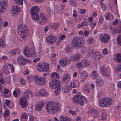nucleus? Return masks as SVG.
<instances>
[{"mask_svg":"<svg viewBox=\"0 0 121 121\" xmlns=\"http://www.w3.org/2000/svg\"><path fill=\"white\" fill-rule=\"evenodd\" d=\"M17 30L20 36V40L22 41L25 39L28 33V31L26 25L23 23L20 24L17 27Z\"/></svg>","mask_w":121,"mask_h":121,"instance_id":"1","label":"nucleus"},{"mask_svg":"<svg viewBox=\"0 0 121 121\" xmlns=\"http://www.w3.org/2000/svg\"><path fill=\"white\" fill-rule=\"evenodd\" d=\"M59 106L56 103L48 101L45 106L47 112L48 114L55 113L58 110Z\"/></svg>","mask_w":121,"mask_h":121,"instance_id":"2","label":"nucleus"},{"mask_svg":"<svg viewBox=\"0 0 121 121\" xmlns=\"http://www.w3.org/2000/svg\"><path fill=\"white\" fill-rule=\"evenodd\" d=\"M99 106L103 108H105L111 105L112 103V100L111 99L108 97L101 98L99 101Z\"/></svg>","mask_w":121,"mask_h":121,"instance_id":"3","label":"nucleus"},{"mask_svg":"<svg viewBox=\"0 0 121 121\" xmlns=\"http://www.w3.org/2000/svg\"><path fill=\"white\" fill-rule=\"evenodd\" d=\"M39 10L36 6H34L31 10V13L32 18L35 21H38L41 18L40 15H39Z\"/></svg>","mask_w":121,"mask_h":121,"instance_id":"4","label":"nucleus"},{"mask_svg":"<svg viewBox=\"0 0 121 121\" xmlns=\"http://www.w3.org/2000/svg\"><path fill=\"white\" fill-rule=\"evenodd\" d=\"M49 86L51 88H55L56 90L59 91L63 89L62 86L60 82L57 80H53L49 83Z\"/></svg>","mask_w":121,"mask_h":121,"instance_id":"5","label":"nucleus"},{"mask_svg":"<svg viewBox=\"0 0 121 121\" xmlns=\"http://www.w3.org/2000/svg\"><path fill=\"white\" fill-rule=\"evenodd\" d=\"M38 67H37L38 70L41 72H47L49 69V65L47 63L45 64L39 63L38 64Z\"/></svg>","mask_w":121,"mask_h":121,"instance_id":"6","label":"nucleus"},{"mask_svg":"<svg viewBox=\"0 0 121 121\" xmlns=\"http://www.w3.org/2000/svg\"><path fill=\"white\" fill-rule=\"evenodd\" d=\"M73 99L74 103L82 105L84 104L85 99L83 96L77 95L73 97Z\"/></svg>","mask_w":121,"mask_h":121,"instance_id":"7","label":"nucleus"},{"mask_svg":"<svg viewBox=\"0 0 121 121\" xmlns=\"http://www.w3.org/2000/svg\"><path fill=\"white\" fill-rule=\"evenodd\" d=\"M34 80L35 83L39 86H42L44 85L46 81L45 79L39 77L37 75L35 76Z\"/></svg>","mask_w":121,"mask_h":121,"instance_id":"8","label":"nucleus"},{"mask_svg":"<svg viewBox=\"0 0 121 121\" xmlns=\"http://www.w3.org/2000/svg\"><path fill=\"white\" fill-rule=\"evenodd\" d=\"M81 39L80 38L78 37H75L73 38L72 40L73 45L75 48H79L81 47L82 44Z\"/></svg>","mask_w":121,"mask_h":121,"instance_id":"9","label":"nucleus"},{"mask_svg":"<svg viewBox=\"0 0 121 121\" xmlns=\"http://www.w3.org/2000/svg\"><path fill=\"white\" fill-rule=\"evenodd\" d=\"M99 38L102 42L106 43H107L110 40V37L108 34H103L100 35Z\"/></svg>","mask_w":121,"mask_h":121,"instance_id":"10","label":"nucleus"},{"mask_svg":"<svg viewBox=\"0 0 121 121\" xmlns=\"http://www.w3.org/2000/svg\"><path fill=\"white\" fill-rule=\"evenodd\" d=\"M11 70V72L13 73L14 71V69L13 65L8 63L6 66H4L3 68L4 72L5 74H9L10 72L9 69Z\"/></svg>","mask_w":121,"mask_h":121,"instance_id":"11","label":"nucleus"},{"mask_svg":"<svg viewBox=\"0 0 121 121\" xmlns=\"http://www.w3.org/2000/svg\"><path fill=\"white\" fill-rule=\"evenodd\" d=\"M60 65L64 67H65L70 63L71 61L70 58V59L66 57L60 59L59 60Z\"/></svg>","mask_w":121,"mask_h":121,"instance_id":"12","label":"nucleus"},{"mask_svg":"<svg viewBox=\"0 0 121 121\" xmlns=\"http://www.w3.org/2000/svg\"><path fill=\"white\" fill-rule=\"evenodd\" d=\"M20 10V8L19 6L17 5H13L11 9L12 15L13 16H15L18 14Z\"/></svg>","mask_w":121,"mask_h":121,"instance_id":"13","label":"nucleus"},{"mask_svg":"<svg viewBox=\"0 0 121 121\" xmlns=\"http://www.w3.org/2000/svg\"><path fill=\"white\" fill-rule=\"evenodd\" d=\"M57 37L53 35H50L46 39V41L48 43L52 44L56 40Z\"/></svg>","mask_w":121,"mask_h":121,"instance_id":"14","label":"nucleus"},{"mask_svg":"<svg viewBox=\"0 0 121 121\" xmlns=\"http://www.w3.org/2000/svg\"><path fill=\"white\" fill-rule=\"evenodd\" d=\"M44 103L42 101H39L36 104L35 106V109L37 111H41L43 107Z\"/></svg>","mask_w":121,"mask_h":121,"instance_id":"15","label":"nucleus"},{"mask_svg":"<svg viewBox=\"0 0 121 121\" xmlns=\"http://www.w3.org/2000/svg\"><path fill=\"white\" fill-rule=\"evenodd\" d=\"M100 70L101 74L104 76L107 77H109V75L108 72L107 70L106 67L105 66L101 67L100 68Z\"/></svg>","mask_w":121,"mask_h":121,"instance_id":"16","label":"nucleus"},{"mask_svg":"<svg viewBox=\"0 0 121 121\" xmlns=\"http://www.w3.org/2000/svg\"><path fill=\"white\" fill-rule=\"evenodd\" d=\"M17 61L18 64L20 65H22L26 64V59L21 56H19Z\"/></svg>","mask_w":121,"mask_h":121,"instance_id":"17","label":"nucleus"},{"mask_svg":"<svg viewBox=\"0 0 121 121\" xmlns=\"http://www.w3.org/2000/svg\"><path fill=\"white\" fill-rule=\"evenodd\" d=\"M6 4L4 2H0V14L3 13L6 8Z\"/></svg>","mask_w":121,"mask_h":121,"instance_id":"18","label":"nucleus"},{"mask_svg":"<svg viewBox=\"0 0 121 121\" xmlns=\"http://www.w3.org/2000/svg\"><path fill=\"white\" fill-rule=\"evenodd\" d=\"M114 60L117 63H119L121 61V54L118 53L115 54L113 56Z\"/></svg>","mask_w":121,"mask_h":121,"instance_id":"19","label":"nucleus"},{"mask_svg":"<svg viewBox=\"0 0 121 121\" xmlns=\"http://www.w3.org/2000/svg\"><path fill=\"white\" fill-rule=\"evenodd\" d=\"M27 101L26 99L24 98V97H22L19 100L20 105L22 108L25 107L26 105Z\"/></svg>","mask_w":121,"mask_h":121,"instance_id":"20","label":"nucleus"},{"mask_svg":"<svg viewBox=\"0 0 121 121\" xmlns=\"http://www.w3.org/2000/svg\"><path fill=\"white\" fill-rule=\"evenodd\" d=\"M82 58V56L80 54L74 55L72 56L71 57L70 60L73 61H76L79 60Z\"/></svg>","mask_w":121,"mask_h":121,"instance_id":"21","label":"nucleus"},{"mask_svg":"<svg viewBox=\"0 0 121 121\" xmlns=\"http://www.w3.org/2000/svg\"><path fill=\"white\" fill-rule=\"evenodd\" d=\"M23 53L25 56L27 57L31 56L30 48L26 46L24 47Z\"/></svg>","mask_w":121,"mask_h":121,"instance_id":"22","label":"nucleus"},{"mask_svg":"<svg viewBox=\"0 0 121 121\" xmlns=\"http://www.w3.org/2000/svg\"><path fill=\"white\" fill-rule=\"evenodd\" d=\"M41 16V18H40L38 21H36L38 22V23L43 24L45 23L47 21L46 17L43 14L40 15Z\"/></svg>","mask_w":121,"mask_h":121,"instance_id":"23","label":"nucleus"},{"mask_svg":"<svg viewBox=\"0 0 121 121\" xmlns=\"http://www.w3.org/2000/svg\"><path fill=\"white\" fill-rule=\"evenodd\" d=\"M30 96H32V93L30 91L27 90L24 93V96L23 97L27 99L29 98Z\"/></svg>","mask_w":121,"mask_h":121,"instance_id":"24","label":"nucleus"},{"mask_svg":"<svg viewBox=\"0 0 121 121\" xmlns=\"http://www.w3.org/2000/svg\"><path fill=\"white\" fill-rule=\"evenodd\" d=\"M80 85V84L75 81L72 82L70 83L71 86L72 88L79 87Z\"/></svg>","mask_w":121,"mask_h":121,"instance_id":"25","label":"nucleus"},{"mask_svg":"<svg viewBox=\"0 0 121 121\" xmlns=\"http://www.w3.org/2000/svg\"><path fill=\"white\" fill-rule=\"evenodd\" d=\"M90 76L91 78L94 79L97 78L98 77L97 71L96 70L93 71L91 73Z\"/></svg>","mask_w":121,"mask_h":121,"instance_id":"26","label":"nucleus"},{"mask_svg":"<svg viewBox=\"0 0 121 121\" xmlns=\"http://www.w3.org/2000/svg\"><path fill=\"white\" fill-rule=\"evenodd\" d=\"M51 79L53 80H56V79H57L59 78V75L57 73L54 72L51 74Z\"/></svg>","mask_w":121,"mask_h":121,"instance_id":"27","label":"nucleus"},{"mask_svg":"<svg viewBox=\"0 0 121 121\" xmlns=\"http://www.w3.org/2000/svg\"><path fill=\"white\" fill-rule=\"evenodd\" d=\"M96 84L98 86H102L103 85L104 82L101 79L99 78L96 80Z\"/></svg>","mask_w":121,"mask_h":121,"instance_id":"28","label":"nucleus"},{"mask_svg":"<svg viewBox=\"0 0 121 121\" xmlns=\"http://www.w3.org/2000/svg\"><path fill=\"white\" fill-rule=\"evenodd\" d=\"M105 17L106 20H111L113 18V16L110 13H107L105 15Z\"/></svg>","mask_w":121,"mask_h":121,"instance_id":"29","label":"nucleus"},{"mask_svg":"<svg viewBox=\"0 0 121 121\" xmlns=\"http://www.w3.org/2000/svg\"><path fill=\"white\" fill-rule=\"evenodd\" d=\"M60 121H70V119L65 116H62L60 117Z\"/></svg>","mask_w":121,"mask_h":121,"instance_id":"30","label":"nucleus"},{"mask_svg":"<svg viewBox=\"0 0 121 121\" xmlns=\"http://www.w3.org/2000/svg\"><path fill=\"white\" fill-rule=\"evenodd\" d=\"M92 55L93 58L96 60H98V56L99 54H100L99 52H92Z\"/></svg>","mask_w":121,"mask_h":121,"instance_id":"31","label":"nucleus"},{"mask_svg":"<svg viewBox=\"0 0 121 121\" xmlns=\"http://www.w3.org/2000/svg\"><path fill=\"white\" fill-rule=\"evenodd\" d=\"M6 44L5 43L2 39L0 38V47L2 48H4L6 47Z\"/></svg>","mask_w":121,"mask_h":121,"instance_id":"32","label":"nucleus"},{"mask_svg":"<svg viewBox=\"0 0 121 121\" xmlns=\"http://www.w3.org/2000/svg\"><path fill=\"white\" fill-rule=\"evenodd\" d=\"M81 62L83 66H87L90 64L88 61L85 60H82L81 61Z\"/></svg>","mask_w":121,"mask_h":121,"instance_id":"33","label":"nucleus"},{"mask_svg":"<svg viewBox=\"0 0 121 121\" xmlns=\"http://www.w3.org/2000/svg\"><path fill=\"white\" fill-rule=\"evenodd\" d=\"M80 77L82 79L85 78L87 76V74L86 72L85 71L83 72L80 74Z\"/></svg>","mask_w":121,"mask_h":121,"instance_id":"34","label":"nucleus"},{"mask_svg":"<svg viewBox=\"0 0 121 121\" xmlns=\"http://www.w3.org/2000/svg\"><path fill=\"white\" fill-rule=\"evenodd\" d=\"M59 26L58 24L57 23L52 24L50 25V27L51 29H54L56 30Z\"/></svg>","mask_w":121,"mask_h":121,"instance_id":"35","label":"nucleus"},{"mask_svg":"<svg viewBox=\"0 0 121 121\" xmlns=\"http://www.w3.org/2000/svg\"><path fill=\"white\" fill-rule=\"evenodd\" d=\"M20 93V90L17 88L13 92V95L15 97H17Z\"/></svg>","mask_w":121,"mask_h":121,"instance_id":"36","label":"nucleus"},{"mask_svg":"<svg viewBox=\"0 0 121 121\" xmlns=\"http://www.w3.org/2000/svg\"><path fill=\"white\" fill-rule=\"evenodd\" d=\"M70 78V75L68 74H64L63 77V81L65 82L67 80L69 79Z\"/></svg>","mask_w":121,"mask_h":121,"instance_id":"37","label":"nucleus"},{"mask_svg":"<svg viewBox=\"0 0 121 121\" xmlns=\"http://www.w3.org/2000/svg\"><path fill=\"white\" fill-rule=\"evenodd\" d=\"M39 93L41 95H46V91L45 89H42L39 91Z\"/></svg>","mask_w":121,"mask_h":121,"instance_id":"38","label":"nucleus"},{"mask_svg":"<svg viewBox=\"0 0 121 121\" xmlns=\"http://www.w3.org/2000/svg\"><path fill=\"white\" fill-rule=\"evenodd\" d=\"M14 2L16 4L21 5L23 4V0H13Z\"/></svg>","mask_w":121,"mask_h":121,"instance_id":"39","label":"nucleus"},{"mask_svg":"<svg viewBox=\"0 0 121 121\" xmlns=\"http://www.w3.org/2000/svg\"><path fill=\"white\" fill-rule=\"evenodd\" d=\"M107 116L105 112H104L102 114L101 116V118L102 120H105L106 119Z\"/></svg>","mask_w":121,"mask_h":121,"instance_id":"40","label":"nucleus"},{"mask_svg":"<svg viewBox=\"0 0 121 121\" xmlns=\"http://www.w3.org/2000/svg\"><path fill=\"white\" fill-rule=\"evenodd\" d=\"M83 90L86 91L89 93L90 91V87L88 86H84L83 88Z\"/></svg>","mask_w":121,"mask_h":121,"instance_id":"41","label":"nucleus"},{"mask_svg":"<svg viewBox=\"0 0 121 121\" xmlns=\"http://www.w3.org/2000/svg\"><path fill=\"white\" fill-rule=\"evenodd\" d=\"M10 103V101L9 100H5V104L9 108H12L13 107V106H10L9 105Z\"/></svg>","mask_w":121,"mask_h":121,"instance_id":"42","label":"nucleus"},{"mask_svg":"<svg viewBox=\"0 0 121 121\" xmlns=\"http://www.w3.org/2000/svg\"><path fill=\"white\" fill-rule=\"evenodd\" d=\"M71 50L70 46L67 45L65 48V51L69 53Z\"/></svg>","mask_w":121,"mask_h":121,"instance_id":"43","label":"nucleus"},{"mask_svg":"<svg viewBox=\"0 0 121 121\" xmlns=\"http://www.w3.org/2000/svg\"><path fill=\"white\" fill-rule=\"evenodd\" d=\"M117 42L119 45L121 46V36L119 35L117 39Z\"/></svg>","mask_w":121,"mask_h":121,"instance_id":"44","label":"nucleus"},{"mask_svg":"<svg viewBox=\"0 0 121 121\" xmlns=\"http://www.w3.org/2000/svg\"><path fill=\"white\" fill-rule=\"evenodd\" d=\"M70 90V88L65 87L64 89V92L65 94L68 93L69 92Z\"/></svg>","mask_w":121,"mask_h":121,"instance_id":"45","label":"nucleus"},{"mask_svg":"<svg viewBox=\"0 0 121 121\" xmlns=\"http://www.w3.org/2000/svg\"><path fill=\"white\" fill-rule=\"evenodd\" d=\"M84 22H82L80 23H79L78 24V28H80L84 27L85 26Z\"/></svg>","mask_w":121,"mask_h":121,"instance_id":"46","label":"nucleus"},{"mask_svg":"<svg viewBox=\"0 0 121 121\" xmlns=\"http://www.w3.org/2000/svg\"><path fill=\"white\" fill-rule=\"evenodd\" d=\"M20 82L21 84L22 85H25L26 83L25 80L23 78H21L20 79Z\"/></svg>","mask_w":121,"mask_h":121,"instance_id":"47","label":"nucleus"},{"mask_svg":"<svg viewBox=\"0 0 121 121\" xmlns=\"http://www.w3.org/2000/svg\"><path fill=\"white\" fill-rule=\"evenodd\" d=\"M116 72L117 73L121 72V65H119L116 68Z\"/></svg>","mask_w":121,"mask_h":121,"instance_id":"48","label":"nucleus"},{"mask_svg":"<svg viewBox=\"0 0 121 121\" xmlns=\"http://www.w3.org/2000/svg\"><path fill=\"white\" fill-rule=\"evenodd\" d=\"M108 53V51L107 49L106 48L103 50L102 51V53L103 54L106 55Z\"/></svg>","mask_w":121,"mask_h":121,"instance_id":"49","label":"nucleus"},{"mask_svg":"<svg viewBox=\"0 0 121 121\" xmlns=\"http://www.w3.org/2000/svg\"><path fill=\"white\" fill-rule=\"evenodd\" d=\"M76 66L78 68H80L82 66H83L82 62L81 61L78 62L76 64Z\"/></svg>","mask_w":121,"mask_h":121,"instance_id":"50","label":"nucleus"},{"mask_svg":"<svg viewBox=\"0 0 121 121\" xmlns=\"http://www.w3.org/2000/svg\"><path fill=\"white\" fill-rule=\"evenodd\" d=\"M94 42L93 39L92 37L90 38L88 40V43L91 44Z\"/></svg>","mask_w":121,"mask_h":121,"instance_id":"51","label":"nucleus"},{"mask_svg":"<svg viewBox=\"0 0 121 121\" xmlns=\"http://www.w3.org/2000/svg\"><path fill=\"white\" fill-rule=\"evenodd\" d=\"M94 111L93 112L92 114L94 115V116L96 117L98 115V111L97 110L94 109Z\"/></svg>","mask_w":121,"mask_h":121,"instance_id":"52","label":"nucleus"},{"mask_svg":"<svg viewBox=\"0 0 121 121\" xmlns=\"http://www.w3.org/2000/svg\"><path fill=\"white\" fill-rule=\"evenodd\" d=\"M22 117L23 119H25L27 118L26 114L25 113H23L22 114Z\"/></svg>","mask_w":121,"mask_h":121,"instance_id":"53","label":"nucleus"},{"mask_svg":"<svg viewBox=\"0 0 121 121\" xmlns=\"http://www.w3.org/2000/svg\"><path fill=\"white\" fill-rule=\"evenodd\" d=\"M101 8L103 10H105L106 9L107 7L104 4H101Z\"/></svg>","mask_w":121,"mask_h":121,"instance_id":"54","label":"nucleus"},{"mask_svg":"<svg viewBox=\"0 0 121 121\" xmlns=\"http://www.w3.org/2000/svg\"><path fill=\"white\" fill-rule=\"evenodd\" d=\"M16 54V52L15 49H12L11 50L10 54L14 56Z\"/></svg>","mask_w":121,"mask_h":121,"instance_id":"55","label":"nucleus"},{"mask_svg":"<svg viewBox=\"0 0 121 121\" xmlns=\"http://www.w3.org/2000/svg\"><path fill=\"white\" fill-rule=\"evenodd\" d=\"M104 21L103 17L102 16H101L99 18V23L100 24H101Z\"/></svg>","mask_w":121,"mask_h":121,"instance_id":"56","label":"nucleus"},{"mask_svg":"<svg viewBox=\"0 0 121 121\" xmlns=\"http://www.w3.org/2000/svg\"><path fill=\"white\" fill-rule=\"evenodd\" d=\"M70 5H75L76 3L75 0H70Z\"/></svg>","mask_w":121,"mask_h":121,"instance_id":"57","label":"nucleus"},{"mask_svg":"<svg viewBox=\"0 0 121 121\" xmlns=\"http://www.w3.org/2000/svg\"><path fill=\"white\" fill-rule=\"evenodd\" d=\"M69 112L72 115H75L77 114V113L76 112L73 110H70Z\"/></svg>","mask_w":121,"mask_h":121,"instance_id":"58","label":"nucleus"},{"mask_svg":"<svg viewBox=\"0 0 121 121\" xmlns=\"http://www.w3.org/2000/svg\"><path fill=\"white\" fill-rule=\"evenodd\" d=\"M88 54L90 55V56H92V53L94 52L93 50L92 49H90L88 51Z\"/></svg>","mask_w":121,"mask_h":121,"instance_id":"59","label":"nucleus"},{"mask_svg":"<svg viewBox=\"0 0 121 121\" xmlns=\"http://www.w3.org/2000/svg\"><path fill=\"white\" fill-rule=\"evenodd\" d=\"M110 28L111 29V30H112V31H111V30H110V31L111 32L112 34L113 35H115L116 33L115 30L114 28L112 29L111 27H110Z\"/></svg>","mask_w":121,"mask_h":121,"instance_id":"60","label":"nucleus"},{"mask_svg":"<svg viewBox=\"0 0 121 121\" xmlns=\"http://www.w3.org/2000/svg\"><path fill=\"white\" fill-rule=\"evenodd\" d=\"M9 113V112L8 110H6L5 111L4 114V116L7 117L8 116Z\"/></svg>","mask_w":121,"mask_h":121,"instance_id":"61","label":"nucleus"},{"mask_svg":"<svg viewBox=\"0 0 121 121\" xmlns=\"http://www.w3.org/2000/svg\"><path fill=\"white\" fill-rule=\"evenodd\" d=\"M86 10L84 9H80V10L79 11V12L80 13L82 14H84L85 13Z\"/></svg>","mask_w":121,"mask_h":121,"instance_id":"62","label":"nucleus"},{"mask_svg":"<svg viewBox=\"0 0 121 121\" xmlns=\"http://www.w3.org/2000/svg\"><path fill=\"white\" fill-rule=\"evenodd\" d=\"M8 25V22L7 21H5L4 22V24L3 25V26L4 27H6Z\"/></svg>","mask_w":121,"mask_h":121,"instance_id":"63","label":"nucleus"},{"mask_svg":"<svg viewBox=\"0 0 121 121\" xmlns=\"http://www.w3.org/2000/svg\"><path fill=\"white\" fill-rule=\"evenodd\" d=\"M119 33L121 32V26H118V28L117 29Z\"/></svg>","mask_w":121,"mask_h":121,"instance_id":"64","label":"nucleus"}]
</instances>
